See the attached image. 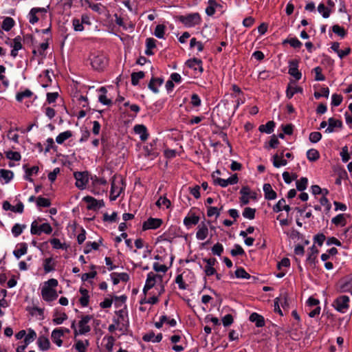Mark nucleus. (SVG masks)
Instances as JSON below:
<instances>
[{"instance_id": "obj_4", "label": "nucleus", "mask_w": 352, "mask_h": 352, "mask_svg": "<svg viewBox=\"0 0 352 352\" xmlns=\"http://www.w3.org/2000/svg\"><path fill=\"white\" fill-rule=\"evenodd\" d=\"M74 176L76 180V187L80 189H84L88 182V172H75Z\"/></svg>"}, {"instance_id": "obj_31", "label": "nucleus", "mask_w": 352, "mask_h": 352, "mask_svg": "<svg viewBox=\"0 0 352 352\" xmlns=\"http://www.w3.org/2000/svg\"><path fill=\"white\" fill-rule=\"evenodd\" d=\"M145 76L144 72H133L131 74V84L133 85H137L139 83V80L142 79Z\"/></svg>"}, {"instance_id": "obj_59", "label": "nucleus", "mask_w": 352, "mask_h": 352, "mask_svg": "<svg viewBox=\"0 0 352 352\" xmlns=\"http://www.w3.org/2000/svg\"><path fill=\"white\" fill-rule=\"evenodd\" d=\"M195 46L197 47L199 52H202L204 50V45L201 42L197 41L195 38H192L190 41V47L192 48Z\"/></svg>"}, {"instance_id": "obj_27", "label": "nucleus", "mask_w": 352, "mask_h": 352, "mask_svg": "<svg viewBox=\"0 0 352 352\" xmlns=\"http://www.w3.org/2000/svg\"><path fill=\"white\" fill-rule=\"evenodd\" d=\"M14 25V21L11 17H6L2 23V29L5 31L10 30Z\"/></svg>"}, {"instance_id": "obj_48", "label": "nucleus", "mask_w": 352, "mask_h": 352, "mask_svg": "<svg viewBox=\"0 0 352 352\" xmlns=\"http://www.w3.org/2000/svg\"><path fill=\"white\" fill-rule=\"evenodd\" d=\"M315 73V80L322 81L325 80L324 76L322 74V68L320 67H316L314 69Z\"/></svg>"}, {"instance_id": "obj_46", "label": "nucleus", "mask_w": 352, "mask_h": 352, "mask_svg": "<svg viewBox=\"0 0 352 352\" xmlns=\"http://www.w3.org/2000/svg\"><path fill=\"white\" fill-rule=\"evenodd\" d=\"M6 157L14 161H19L21 160V155L19 152L9 151L6 153Z\"/></svg>"}, {"instance_id": "obj_61", "label": "nucleus", "mask_w": 352, "mask_h": 352, "mask_svg": "<svg viewBox=\"0 0 352 352\" xmlns=\"http://www.w3.org/2000/svg\"><path fill=\"white\" fill-rule=\"evenodd\" d=\"M325 239V235L320 233L314 236V241L315 243H318V245L322 246Z\"/></svg>"}, {"instance_id": "obj_38", "label": "nucleus", "mask_w": 352, "mask_h": 352, "mask_svg": "<svg viewBox=\"0 0 352 352\" xmlns=\"http://www.w3.org/2000/svg\"><path fill=\"white\" fill-rule=\"evenodd\" d=\"M235 276L236 278H245V279H250L251 278V276L246 272V271L243 267H239L235 271Z\"/></svg>"}, {"instance_id": "obj_53", "label": "nucleus", "mask_w": 352, "mask_h": 352, "mask_svg": "<svg viewBox=\"0 0 352 352\" xmlns=\"http://www.w3.org/2000/svg\"><path fill=\"white\" fill-rule=\"evenodd\" d=\"M89 8L98 14L102 13L105 8L101 3H90Z\"/></svg>"}, {"instance_id": "obj_26", "label": "nucleus", "mask_w": 352, "mask_h": 352, "mask_svg": "<svg viewBox=\"0 0 352 352\" xmlns=\"http://www.w3.org/2000/svg\"><path fill=\"white\" fill-rule=\"evenodd\" d=\"M14 177L12 170L6 169H0V178H3L6 183H8Z\"/></svg>"}, {"instance_id": "obj_6", "label": "nucleus", "mask_w": 352, "mask_h": 352, "mask_svg": "<svg viewBox=\"0 0 352 352\" xmlns=\"http://www.w3.org/2000/svg\"><path fill=\"white\" fill-rule=\"evenodd\" d=\"M162 223L161 219L150 217L143 223L142 230L157 229L162 226Z\"/></svg>"}, {"instance_id": "obj_37", "label": "nucleus", "mask_w": 352, "mask_h": 352, "mask_svg": "<svg viewBox=\"0 0 352 352\" xmlns=\"http://www.w3.org/2000/svg\"><path fill=\"white\" fill-rule=\"evenodd\" d=\"M287 164V161L283 158H279L278 154H276L273 156V165L276 168H279L281 166H285Z\"/></svg>"}, {"instance_id": "obj_16", "label": "nucleus", "mask_w": 352, "mask_h": 352, "mask_svg": "<svg viewBox=\"0 0 352 352\" xmlns=\"http://www.w3.org/2000/svg\"><path fill=\"white\" fill-rule=\"evenodd\" d=\"M249 320L252 322H254L255 323V325L257 327H263L265 326V320H264V318L257 314V313H252L250 316V318H249Z\"/></svg>"}, {"instance_id": "obj_15", "label": "nucleus", "mask_w": 352, "mask_h": 352, "mask_svg": "<svg viewBox=\"0 0 352 352\" xmlns=\"http://www.w3.org/2000/svg\"><path fill=\"white\" fill-rule=\"evenodd\" d=\"M134 131L135 133L139 134L140 135V140L142 141H145L147 140L148 137V133H147L146 127L143 124H137L134 126Z\"/></svg>"}, {"instance_id": "obj_17", "label": "nucleus", "mask_w": 352, "mask_h": 352, "mask_svg": "<svg viewBox=\"0 0 352 352\" xmlns=\"http://www.w3.org/2000/svg\"><path fill=\"white\" fill-rule=\"evenodd\" d=\"M263 191L266 199L273 200L276 198V192L272 189L270 184H265L263 185Z\"/></svg>"}, {"instance_id": "obj_45", "label": "nucleus", "mask_w": 352, "mask_h": 352, "mask_svg": "<svg viewBox=\"0 0 352 352\" xmlns=\"http://www.w3.org/2000/svg\"><path fill=\"white\" fill-rule=\"evenodd\" d=\"M318 10L322 14L324 18H328L331 13V10L328 9L323 3L319 4Z\"/></svg>"}, {"instance_id": "obj_35", "label": "nucleus", "mask_w": 352, "mask_h": 352, "mask_svg": "<svg viewBox=\"0 0 352 352\" xmlns=\"http://www.w3.org/2000/svg\"><path fill=\"white\" fill-rule=\"evenodd\" d=\"M166 26L163 24H159L155 27L154 34L159 38H163L165 33Z\"/></svg>"}, {"instance_id": "obj_42", "label": "nucleus", "mask_w": 352, "mask_h": 352, "mask_svg": "<svg viewBox=\"0 0 352 352\" xmlns=\"http://www.w3.org/2000/svg\"><path fill=\"white\" fill-rule=\"evenodd\" d=\"M38 171V167L36 166H32L30 168H27V170H25L26 175L25 176V179L26 180H28L30 182H32L33 179L31 178V175L33 173H35V174L37 173Z\"/></svg>"}, {"instance_id": "obj_9", "label": "nucleus", "mask_w": 352, "mask_h": 352, "mask_svg": "<svg viewBox=\"0 0 352 352\" xmlns=\"http://www.w3.org/2000/svg\"><path fill=\"white\" fill-rule=\"evenodd\" d=\"M91 318L92 316L89 315L82 317L81 320L79 322V334H85L90 331V327L86 324L91 320Z\"/></svg>"}, {"instance_id": "obj_29", "label": "nucleus", "mask_w": 352, "mask_h": 352, "mask_svg": "<svg viewBox=\"0 0 352 352\" xmlns=\"http://www.w3.org/2000/svg\"><path fill=\"white\" fill-rule=\"evenodd\" d=\"M72 136V133L70 131H66L60 133L56 138V141L58 144H63L66 140Z\"/></svg>"}, {"instance_id": "obj_36", "label": "nucleus", "mask_w": 352, "mask_h": 352, "mask_svg": "<svg viewBox=\"0 0 352 352\" xmlns=\"http://www.w3.org/2000/svg\"><path fill=\"white\" fill-rule=\"evenodd\" d=\"M28 245L25 243H23L21 244V248L18 250H16L13 252L14 255L19 258L22 255H24L27 253Z\"/></svg>"}, {"instance_id": "obj_8", "label": "nucleus", "mask_w": 352, "mask_h": 352, "mask_svg": "<svg viewBox=\"0 0 352 352\" xmlns=\"http://www.w3.org/2000/svg\"><path fill=\"white\" fill-rule=\"evenodd\" d=\"M298 61L296 59L292 60L289 62V71L288 74L298 80L301 78L302 74L298 70Z\"/></svg>"}, {"instance_id": "obj_21", "label": "nucleus", "mask_w": 352, "mask_h": 352, "mask_svg": "<svg viewBox=\"0 0 352 352\" xmlns=\"http://www.w3.org/2000/svg\"><path fill=\"white\" fill-rule=\"evenodd\" d=\"M63 336V330L56 329L52 332V341L56 343L58 346L62 345L63 341L60 337Z\"/></svg>"}, {"instance_id": "obj_63", "label": "nucleus", "mask_w": 352, "mask_h": 352, "mask_svg": "<svg viewBox=\"0 0 352 352\" xmlns=\"http://www.w3.org/2000/svg\"><path fill=\"white\" fill-rule=\"evenodd\" d=\"M175 283L178 284L179 287L181 289H186L187 287V285L184 283L182 274H179L176 276Z\"/></svg>"}, {"instance_id": "obj_60", "label": "nucleus", "mask_w": 352, "mask_h": 352, "mask_svg": "<svg viewBox=\"0 0 352 352\" xmlns=\"http://www.w3.org/2000/svg\"><path fill=\"white\" fill-rule=\"evenodd\" d=\"M342 101V96L341 95L334 94L332 95L331 104L333 106H339Z\"/></svg>"}, {"instance_id": "obj_43", "label": "nucleus", "mask_w": 352, "mask_h": 352, "mask_svg": "<svg viewBox=\"0 0 352 352\" xmlns=\"http://www.w3.org/2000/svg\"><path fill=\"white\" fill-rule=\"evenodd\" d=\"M36 205L39 207H50L51 202L49 199L38 197L36 199Z\"/></svg>"}, {"instance_id": "obj_30", "label": "nucleus", "mask_w": 352, "mask_h": 352, "mask_svg": "<svg viewBox=\"0 0 352 352\" xmlns=\"http://www.w3.org/2000/svg\"><path fill=\"white\" fill-rule=\"evenodd\" d=\"M302 88L300 87H293L290 86V85H288L287 89L286 90V96L288 98H292L293 96L296 93H302Z\"/></svg>"}, {"instance_id": "obj_33", "label": "nucleus", "mask_w": 352, "mask_h": 352, "mask_svg": "<svg viewBox=\"0 0 352 352\" xmlns=\"http://www.w3.org/2000/svg\"><path fill=\"white\" fill-rule=\"evenodd\" d=\"M285 43H289L295 49H298L302 46V43L296 37L285 39L283 41V44Z\"/></svg>"}, {"instance_id": "obj_62", "label": "nucleus", "mask_w": 352, "mask_h": 352, "mask_svg": "<svg viewBox=\"0 0 352 352\" xmlns=\"http://www.w3.org/2000/svg\"><path fill=\"white\" fill-rule=\"evenodd\" d=\"M340 155L344 162H347L350 160V155L348 152V147L346 146L342 148Z\"/></svg>"}, {"instance_id": "obj_41", "label": "nucleus", "mask_w": 352, "mask_h": 352, "mask_svg": "<svg viewBox=\"0 0 352 352\" xmlns=\"http://www.w3.org/2000/svg\"><path fill=\"white\" fill-rule=\"evenodd\" d=\"M33 95V93L29 90L25 89L24 91L17 93L16 99L19 102H21L24 98H30Z\"/></svg>"}, {"instance_id": "obj_7", "label": "nucleus", "mask_w": 352, "mask_h": 352, "mask_svg": "<svg viewBox=\"0 0 352 352\" xmlns=\"http://www.w3.org/2000/svg\"><path fill=\"white\" fill-rule=\"evenodd\" d=\"M41 295L43 300L47 302L53 301L58 297L56 291L54 289L49 288V287H43Z\"/></svg>"}, {"instance_id": "obj_5", "label": "nucleus", "mask_w": 352, "mask_h": 352, "mask_svg": "<svg viewBox=\"0 0 352 352\" xmlns=\"http://www.w3.org/2000/svg\"><path fill=\"white\" fill-rule=\"evenodd\" d=\"M349 298L347 296H341L336 298L334 301V307L340 312H345V310L349 307Z\"/></svg>"}, {"instance_id": "obj_64", "label": "nucleus", "mask_w": 352, "mask_h": 352, "mask_svg": "<svg viewBox=\"0 0 352 352\" xmlns=\"http://www.w3.org/2000/svg\"><path fill=\"white\" fill-rule=\"evenodd\" d=\"M234 319L231 314H227L222 318V322L224 327H228L233 323Z\"/></svg>"}, {"instance_id": "obj_13", "label": "nucleus", "mask_w": 352, "mask_h": 352, "mask_svg": "<svg viewBox=\"0 0 352 352\" xmlns=\"http://www.w3.org/2000/svg\"><path fill=\"white\" fill-rule=\"evenodd\" d=\"M157 275L154 274L153 272H150L147 275V278L146 280V284L143 289V292L144 294L147 292L148 290L151 289L155 284V278Z\"/></svg>"}, {"instance_id": "obj_55", "label": "nucleus", "mask_w": 352, "mask_h": 352, "mask_svg": "<svg viewBox=\"0 0 352 352\" xmlns=\"http://www.w3.org/2000/svg\"><path fill=\"white\" fill-rule=\"evenodd\" d=\"M52 258H51V257L47 258L44 260L43 268L46 273L54 270V268L50 265V263H52Z\"/></svg>"}, {"instance_id": "obj_44", "label": "nucleus", "mask_w": 352, "mask_h": 352, "mask_svg": "<svg viewBox=\"0 0 352 352\" xmlns=\"http://www.w3.org/2000/svg\"><path fill=\"white\" fill-rule=\"evenodd\" d=\"M332 31L338 34V36H340V37L342 38H344L345 36H346V31L344 29V28L338 25H334L333 27H332Z\"/></svg>"}, {"instance_id": "obj_14", "label": "nucleus", "mask_w": 352, "mask_h": 352, "mask_svg": "<svg viewBox=\"0 0 352 352\" xmlns=\"http://www.w3.org/2000/svg\"><path fill=\"white\" fill-rule=\"evenodd\" d=\"M198 230L196 233V237L199 240H204L208 234V229L206 225L202 222L201 224L198 226Z\"/></svg>"}, {"instance_id": "obj_3", "label": "nucleus", "mask_w": 352, "mask_h": 352, "mask_svg": "<svg viewBox=\"0 0 352 352\" xmlns=\"http://www.w3.org/2000/svg\"><path fill=\"white\" fill-rule=\"evenodd\" d=\"M82 200L88 204L87 207L88 210L96 211L104 206V203L102 199L97 200L91 196H86L82 199Z\"/></svg>"}, {"instance_id": "obj_49", "label": "nucleus", "mask_w": 352, "mask_h": 352, "mask_svg": "<svg viewBox=\"0 0 352 352\" xmlns=\"http://www.w3.org/2000/svg\"><path fill=\"white\" fill-rule=\"evenodd\" d=\"M40 234L42 232L50 234L52 232V228L48 223H44L39 226Z\"/></svg>"}, {"instance_id": "obj_2", "label": "nucleus", "mask_w": 352, "mask_h": 352, "mask_svg": "<svg viewBox=\"0 0 352 352\" xmlns=\"http://www.w3.org/2000/svg\"><path fill=\"white\" fill-rule=\"evenodd\" d=\"M90 59L92 67L98 71H102L108 63L107 58L104 54L94 55Z\"/></svg>"}, {"instance_id": "obj_18", "label": "nucleus", "mask_w": 352, "mask_h": 352, "mask_svg": "<svg viewBox=\"0 0 352 352\" xmlns=\"http://www.w3.org/2000/svg\"><path fill=\"white\" fill-rule=\"evenodd\" d=\"M164 82V80L161 78H154L153 77L149 83H148V88L152 90L154 93L157 94L159 92V90L157 89V86H161Z\"/></svg>"}, {"instance_id": "obj_54", "label": "nucleus", "mask_w": 352, "mask_h": 352, "mask_svg": "<svg viewBox=\"0 0 352 352\" xmlns=\"http://www.w3.org/2000/svg\"><path fill=\"white\" fill-rule=\"evenodd\" d=\"M223 252V247L219 243H216L212 248V252L214 255L221 256Z\"/></svg>"}, {"instance_id": "obj_22", "label": "nucleus", "mask_w": 352, "mask_h": 352, "mask_svg": "<svg viewBox=\"0 0 352 352\" xmlns=\"http://www.w3.org/2000/svg\"><path fill=\"white\" fill-rule=\"evenodd\" d=\"M275 127V122L274 121H269L265 124H261L258 127V131L261 133H266L270 134L274 131Z\"/></svg>"}, {"instance_id": "obj_56", "label": "nucleus", "mask_w": 352, "mask_h": 352, "mask_svg": "<svg viewBox=\"0 0 352 352\" xmlns=\"http://www.w3.org/2000/svg\"><path fill=\"white\" fill-rule=\"evenodd\" d=\"M118 214L116 212H113L111 215L107 213L104 214L103 221L109 222H116L117 221Z\"/></svg>"}, {"instance_id": "obj_11", "label": "nucleus", "mask_w": 352, "mask_h": 352, "mask_svg": "<svg viewBox=\"0 0 352 352\" xmlns=\"http://www.w3.org/2000/svg\"><path fill=\"white\" fill-rule=\"evenodd\" d=\"M328 127L325 130V133H332L334 131V128L341 129L342 127V122L340 120H336L333 118H330L328 120Z\"/></svg>"}, {"instance_id": "obj_10", "label": "nucleus", "mask_w": 352, "mask_h": 352, "mask_svg": "<svg viewBox=\"0 0 352 352\" xmlns=\"http://www.w3.org/2000/svg\"><path fill=\"white\" fill-rule=\"evenodd\" d=\"M117 177L114 175L111 179V199L115 200L120 194L122 188L117 185Z\"/></svg>"}, {"instance_id": "obj_39", "label": "nucleus", "mask_w": 352, "mask_h": 352, "mask_svg": "<svg viewBox=\"0 0 352 352\" xmlns=\"http://www.w3.org/2000/svg\"><path fill=\"white\" fill-rule=\"evenodd\" d=\"M36 338V332L32 329H30L28 330V333L25 335V339H24V343L27 346L32 342L35 338Z\"/></svg>"}, {"instance_id": "obj_28", "label": "nucleus", "mask_w": 352, "mask_h": 352, "mask_svg": "<svg viewBox=\"0 0 352 352\" xmlns=\"http://www.w3.org/2000/svg\"><path fill=\"white\" fill-rule=\"evenodd\" d=\"M340 292L352 293V278L345 280L340 285Z\"/></svg>"}, {"instance_id": "obj_12", "label": "nucleus", "mask_w": 352, "mask_h": 352, "mask_svg": "<svg viewBox=\"0 0 352 352\" xmlns=\"http://www.w3.org/2000/svg\"><path fill=\"white\" fill-rule=\"evenodd\" d=\"M186 65L195 71L198 69L200 73L203 72L202 61L200 59L196 58L189 59L186 61Z\"/></svg>"}, {"instance_id": "obj_57", "label": "nucleus", "mask_w": 352, "mask_h": 352, "mask_svg": "<svg viewBox=\"0 0 352 352\" xmlns=\"http://www.w3.org/2000/svg\"><path fill=\"white\" fill-rule=\"evenodd\" d=\"M285 204V199L282 198L280 199L276 204H275L273 207V211L274 212H278L283 210V206Z\"/></svg>"}, {"instance_id": "obj_1", "label": "nucleus", "mask_w": 352, "mask_h": 352, "mask_svg": "<svg viewBox=\"0 0 352 352\" xmlns=\"http://www.w3.org/2000/svg\"><path fill=\"white\" fill-rule=\"evenodd\" d=\"M175 19L187 28L195 27L201 22V17L198 12L190 13L186 15H177L175 16Z\"/></svg>"}, {"instance_id": "obj_25", "label": "nucleus", "mask_w": 352, "mask_h": 352, "mask_svg": "<svg viewBox=\"0 0 352 352\" xmlns=\"http://www.w3.org/2000/svg\"><path fill=\"white\" fill-rule=\"evenodd\" d=\"M332 223L336 225V226H344L346 224V220L345 219L344 214H339L336 217H333L331 219Z\"/></svg>"}, {"instance_id": "obj_34", "label": "nucleus", "mask_w": 352, "mask_h": 352, "mask_svg": "<svg viewBox=\"0 0 352 352\" xmlns=\"http://www.w3.org/2000/svg\"><path fill=\"white\" fill-rule=\"evenodd\" d=\"M308 179L307 177H301L299 180L296 181V188L299 191H303L307 187Z\"/></svg>"}, {"instance_id": "obj_52", "label": "nucleus", "mask_w": 352, "mask_h": 352, "mask_svg": "<svg viewBox=\"0 0 352 352\" xmlns=\"http://www.w3.org/2000/svg\"><path fill=\"white\" fill-rule=\"evenodd\" d=\"M25 227V225L21 226L20 224H15L12 228V232L14 236H19L22 232L23 229Z\"/></svg>"}, {"instance_id": "obj_47", "label": "nucleus", "mask_w": 352, "mask_h": 352, "mask_svg": "<svg viewBox=\"0 0 352 352\" xmlns=\"http://www.w3.org/2000/svg\"><path fill=\"white\" fill-rule=\"evenodd\" d=\"M230 254L232 256H238V255H243L245 254V251L244 250L241 248V245H238V244H236L234 245V248L232 249L231 251H230Z\"/></svg>"}, {"instance_id": "obj_58", "label": "nucleus", "mask_w": 352, "mask_h": 352, "mask_svg": "<svg viewBox=\"0 0 352 352\" xmlns=\"http://www.w3.org/2000/svg\"><path fill=\"white\" fill-rule=\"evenodd\" d=\"M207 215L209 217L215 215L217 218L219 216V210L217 207L209 206L208 207Z\"/></svg>"}, {"instance_id": "obj_19", "label": "nucleus", "mask_w": 352, "mask_h": 352, "mask_svg": "<svg viewBox=\"0 0 352 352\" xmlns=\"http://www.w3.org/2000/svg\"><path fill=\"white\" fill-rule=\"evenodd\" d=\"M318 254V250L316 248V247L314 245H313L309 248V254H308V256L307 258V261L310 265H315Z\"/></svg>"}, {"instance_id": "obj_51", "label": "nucleus", "mask_w": 352, "mask_h": 352, "mask_svg": "<svg viewBox=\"0 0 352 352\" xmlns=\"http://www.w3.org/2000/svg\"><path fill=\"white\" fill-rule=\"evenodd\" d=\"M157 207H161L162 205L166 206L167 208L170 206V201L166 197H160V199L155 203Z\"/></svg>"}, {"instance_id": "obj_20", "label": "nucleus", "mask_w": 352, "mask_h": 352, "mask_svg": "<svg viewBox=\"0 0 352 352\" xmlns=\"http://www.w3.org/2000/svg\"><path fill=\"white\" fill-rule=\"evenodd\" d=\"M37 344L39 349L42 351H47L50 347V342L49 339L44 336H41L38 337Z\"/></svg>"}, {"instance_id": "obj_32", "label": "nucleus", "mask_w": 352, "mask_h": 352, "mask_svg": "<svg viewBox=\"0 0 352 352\" xmlns=\"http://www.w3.org/2000/svg\"><path fill=\"white\" fill-rule=\"evenodd\" d=\"M307 157L309 161L315 162L319 159L320 154L316 149L311 148L307 151Z\"/></svg>"}, {"instance_id": "obj_24", "label": "nucleus", "mask_w": 352, "mask_h": 352, "mask_svg": "<svg viewBox=\"0 0 352 352\" xmlns=\"http://www.w3.org/2000/svg\"><path fill=\"white\" fill-rule=\"evenodd\" d=\"M199 221V217L195 214H191L189 217H186L184 219V224L186 227H190L192 225H197Z\"/></svg>"}, {"instance_id": "obj_40", "label": "nucleus", "mask_w": 352, "mask_h": 352, "mask_svg": "<svg viewBox=\"0 0 352 352\" xmlns=\"http://www.w3.org/2000/svg\"><path fill=\"white\" fill-rule=\"evenodd\" d=\"M256 210L250 207L245 208L243 212V216L249 219H253L255 217Z\"/></svg>"}, {"instance_id": "obj_23", "label": "nucleus", "mask_w": 352, "mask_h": 352, "mask_svg": "<svg viewBox=\"0 0 352 352\" xmlns=\"http://www.w3.org/2000/svg\"><path fill=\"white\" fill-rule=\"evenodd\" d=\"M79 292L82 295L79 299L80 303L82 307H87L89 300V292L87 289L83 287H80Z\"/></svg>"}, {"instance_id": "obj_50", "label": "nucleus", "mask_w": 352, "mask_h": 352, "mask_svg": "<svg viewBox=\"0 0 352 352\" xmlns=\"http://www.w3.org/2000/svg\"><path fill=\"white\" fill-rule=\"evenodd\" d=\"M322 138V134L320 132H311L309 134V141L312 143H316L319 142Z\"/></svg>"}]
</instances>
